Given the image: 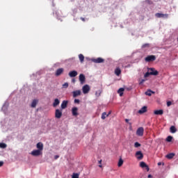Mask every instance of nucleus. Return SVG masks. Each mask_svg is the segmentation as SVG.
Returning <instances> with one entry per match:
<instances>
[{
	"instance_id": "27",
	"label": "nucleus",
	"mask_w": 178,
	"mask_h": 178,
	"mask_svg": "<svg viewBox=\"0 0 178 178\" xmlns=\"http://www.w3.org/2000/svg\"><path fill=\"white\" fill-rule=\"evenodd\" d=\"M154 113V115H163V110H156Z\"/></svg>"
},
{
	"instance_id": "36",
	"label": "nucleus",
	"mask_w": 178,
	"mask_h": 178,
	"mask_svg": "<svg viewBox=\"0 0 178 178\" xmlns=\"http://www.w3.org/2000/svg\"><path fill=\"white\" fill-rule=\"evenodd\" d=\"M135 148H138L139 147H141V144H140L138 142H136L134 143Z\"/></svg>"
},
{
	"instance_id": "20",
	"label": "nucleus",
	"mask_w": 178,
	"mask_h": 178,
	"mask_svg": "<svg viewBox=\"0 0 178 178\" xmlns=\"http://www.w3.org/2000/svg\"><path fill=\"white\" fill-rule=\"evenodd\" d=\"M70 77H76L77 76V71L73 70L69 72Z\"/></svg>"
},
{
	"instance_id": "17",
	"label": "nucleus",
	"mask_w": 178,
	"mask_h": 178,
	"mask_svg": "<svg viewBox=\"0 0 178 178\" xmlns=\"http://www.w3.org/2000/svg\"><path fill=\"white\" fill-rule=\"evenodd\" d=\"M140 168H145L147 172L149 171V167L147 166L145 162L144 161L140 162Z\"/></svg>"
},
{
	"instance_id": "29",
	"label": "nucleus",
	"mask_w": 178,
	"mask_h": 178,
	"mask_svg": "<svg viewBox=\"0 0 178 178\" xmlns=\"http://www.w3.org/2000/svg\"><path fill=\"white\" fill-rule=\"evenodd\" d=\"M108 116H109V114H106V112H104L102 114V119L103 120H105V119H106V118H108Z\"/></svg>"
},
{
	"instance_id": "53",
	"label": "nucleus",
	"mask_w": 178,
	"mask_h": 178,
	"mask_svg": "<svg viewBox=\"0 0 178 178\" xmlns=\"http://www.w3.org/2000/svg\"><path fill=\"white\" fill-rule=\"evenodd\" d=\"M81 19L82 22H85L86 21V19L84 18H83V17H81Z\"/></svg>"
},
{
	"instance_id": "52",
	"label": "nucleus",
	"mask_w": 178,
	"mask_h": 178,
	"mask_svg": "<svg viewBox=\"0 0 178 178\" xmlns=\"http://www.w3.org/2000/svg\"><path fill=\"white\" fill-rule=\"evenodd\" d=\"M72 83H76V79H73L72 80Z\"/></svg>"
},
{
	"instance_id": "40",
	"label": "nucleus",
	"mask_w": 178,
	"mask_h": 178,
	"mask_svg": "<svg viewBox=\"0 0 178 178\" xmlns=\"http://www.w3.org/2000/svg\"><path fill=\"white\" fill-rule=\"evenodd\" d=\"M67 87H69V83L67 82L63 84V88H67Z\"/></svg>"
},
{
	"instance_id": "32",
	"label": "nucleus",
	"mask_w": 178,
	"mask_h": 178,
	"mask_svg": "<svg viewBox=\"0 0 178 178\" xmlns=\"http://www.w3.org/2000/svg\"><path fill=\"white\" fill-rule=\"evenodd\" d=\"M173 140V136H168L167 138H166V141L167 143H172V140Z\"/></svg>"
},
{
	"instance_id": "43",
	"label": "nucleus",
	"mask_w": 178,
	"mask_h": 178,
	"mask_svg": "<svg viewBox=\"0 0 178 178\" xmlns=\"http://www.w3.org/2000/svg\"><path fill=\"white\" fill-rule=\"evenodd\" d=\"M74 104H80V99H74Z\"/></svg>"
},
{
	"instance_id": "5",
	"label": "nucleus",
	"mask_w": 178,
	"mask_h": 178,
	"mask_svg": "<svg viewBox=\"0 0 178 178\" xmlns=\"http://www.w3.org/2000/svg\"><path fill=\"white\" fill-rule=\"evenodd\" d=\"M90 86L87 84L84 85L82 88V91L83 94H88V92H90Z\"/></svg>"
},
{
	"instance_id": "41",
	"label": "nucleus",
	"mask_w": 178,
	"mask_h": 178,
	"mask_svg": "<svg viewBox=\"0 0 178 178\" xmlns=\"http://www.w3.org/2000/svg\"><path fill=\"white\" fill-rule=\"evenodd\" d=\"M148 47H149V44L146 43L142 46V48H147Z\"/></svg>"
},
{
	"instance_id": "44",
	"label": "nucleus",
	"mask_w": 178,
	"mask_h": 178,
	"mask_svg": "<svg viewBox=\"0 0 178 178\" xmlns=\"http://www.w3.org/2000/svg\"><path fill=\"white\" fill-rule=\"evenodd\" d=\"M98 163L99 164V168H102V165H101V163H102V160H99V161H98Z\"/></svg>"
},
{
	"instance_id": "50",
	"label": "nucleus",
	"mask_w": 178,
	"mask_h": 178,
	"mask_svg": "<svg viewBox=\"0 0 178 178\" xmlns=\"http://www.w3.org/2000/svg\"><path fill=\"white\" fill-rule=\"evenodd\" d=\"M147 3H152V1L150 0H146Z\"/></svg>"
},
{
	"instance_id": "19",
	"label": "nucleus",
	"mask_w": 178,
	"mask_h": 178,
	"mask_svg": "<svg viewBox=\"0 0 178 178\" xmlns=\"http://www.w3.org/2000/svg\"><path fill=\"white\" fill-rule=\"evenodd\" d=\"M59 104H60V100H59V99H55L53 102L54 108H56V106H58V105H59Z\"/></svg>"
},
{
	"instance_id": "16",
	"label": "nucleus",
	"mask_w": 178,
	"mask_h": 178,
	"mask_svg": "<svg viewBox=\"0 0 178 178\" xmlns=\"http://www.w3.org/2000/svg\"><path fill=\"white\" fill-rule=\"evenodd\" d=\"M55 16H56V17H57V19L60 20V17H62V12L60 10H56L55 11Z\"/></svg>"
},
{
	"instance_id": "7",
	"label": "nucleus",
	"mask_w": 178,
	"mask_h": 178,
	"mask_svg": "<svg viewBox=\"0 0 178 178\" xmlns=\"http://www.w3.org/2000/svg\"><path fill=\"white\" fill-rule=\"evenodd\" d=\"M2 124L5 126V127H7V129L9 128V126H10V120L9 119H5L3 121L1 122Z\"/></svg>"
},
{
	"instance_id": "13",
	"label": "nucleus",
	"mask_w": 178,
	"mask_h": 178,
	"mask_svg": "<svg viewBox=\"0 0 178 178\" xmlns=\"http://www.w3.org/2000/svg\"><path fill=\"white\" fill-rule=\"evenodd\" d=\"M79 108L77 107H74L72 108V116H78L79 113H78Z\"/></svg>"
},
{
	"instance_id": "28",
	"label": "nucleus",
	"mask_w": 178,
	"mask_h": 178,
	"mask_svg": "<svg viewBox=\"0 0 178 178\" xmlns=\"http://www.w3.org/2000/svg\"><path fill=\"white\" fill-rule=\"evenodd\" d=\"M124 91V88H120L118 90V93L120 95V97H122L123 96V92Z\"/></svg>"
},
{
	"instance_id": "54",
	"label": "nucleus",
	"mask_w": 178,
	"mask_h": 178,
	"mask_svg": "<svg viewBox=\"0 0 178 178\" xmlns=\"http://www.w3.org/2000/svg\"><path fill=\"white\" fill-rule=\"evenodd\" d=\"M147 177H148V178H152V175H149L147 176Z\"/></svg>"
},
{
	"instance_id": "3",
	"label": "nucleus",
	"mask_w": 178,
	"mask_h": 178,
	"mask_svg": "<svg viewBox=\"0 0 178 178\" xmlns=\"http://www.w3.org/2000/svg\"><path fill=\"white\" fill-rule=\"evenodd\" d=\"M148 72H149L151 76H158L159 72L155 70V68H149Z\"/></svg>"
},
{
	"instance_id": "58",
	"label": "nucleus",
	"mask_w": 178,
	"mask_h": 178,
	"mask_svg": "<svg viewBox=\"0 0 178 178\" xmlns=\"http://www.w3.org/2000/svg\"><path fill=\"white\" fill-rule=\"evenodd\" d=\"M163 165H165V163H163Z\"/></svg>"
},
{
	"instance_id": "38",
	"label": "nucleus",
	"mask_w": 178,
	"mask_h": 178,
	"mask_svg": "<svg viewBox=\"0 0 178 178\" xmlns=\"http://www.w3.org/2000/svg\"><path fill=\"white\" fill-rule=\"evenodd\" d=\"M145 83V79L139 80V86H143Z\"/></svg>"
},
{
	"instance_id": "15",
	"label": "nucleus",
	"mask_w": 178,
	"mask_h": 178,
	"mask_svg": "<svg viewBox=\"0 0 178 178\" xmlns=\"http://www.w3.org/2000/svg\"><path fill=\"white\" fill-rule=\"evenodd\" d=\"M147 106H144L143 107H142L138 111V113H140V115H143V113H145V112H147Z\"/></svg>"
},
{
	"instance_id": "45",
	"label": "nucleus",
	"mask_w": 178,
	"mask_h": 178,
	"mask_svg": "<svg viewBox=\"0 0 178 178\" xmlns=\"http://www.w3.org/2000/svg\"><path fill=\"white\" fill-rule=\"evenodd\" d=\"M125 122H126V123H128V124L131 126V122H129V119H125Z\"/></svg>"
},
{
	"instance_id": "42",
	"label": "nucleus",
	"mask_w": 178,
	"mask_h": 178,
	"mask_svg": "<svg viewBox=\"0 0 178 178\" xmlns=\"http://www.w3.org/2000/svg\"><path fill=\"white\" fill-rule=\"evenodd\" d=\"M138 60H141L143 59V54L141 53H139V57H138Z\"/></svg>"
},
{
	"instance_id": "14",
	"label": "nucleus",
	"mask_w": 178,
	"mask_h": 178,
	"mask_svg": "<svg viewBox=\"0 0 178 178\" xmlns=\"http://www.w3.org/2000/svg\"><path fill=\"white\" fill-rule=\"evenodd\" d=\"M136 156H137V159L141 160L143 158H144V154H143V152L141 151H138L136 153Z\"/></svg>"
},
{
	"instance_id": "33",
	"label": "nucleus",
	"mask_w": 178,
	"mask_h": 178,
	"mask_svg": "<svg viewBox=\"0 0 178 178\" xmlns=\"http://www.w3.org/2000/svg\"><path fill=\"white\" fill-rule=\"evenodd\" d=\"M102 92V91H101V90H99L96 91L95 92L96 97H100Z\"/></svg>"
},
{
	"instance_id": "26",
	"label": "nucleus",
	"mask_w": 178,
	"mask_h": 178,
	"mask_svg": "<svg viewBox=\"0 0 178 178\" xmlns=\"http://www.w3.org/2000/svg\"><path fill=\"white\" fill-rule=\"evenodd\" d=\"M122 73V70H120V68L117 67L115 70V74H116V76H120V74Z\"/></svg>"
},
{
	"instance_id": "56",
	"label": "nucleus",
	"mask_w": 178,
	"mask_h": 178,
	"mask_svg": "<svg viewBox=\"0 0 178 178\" xmlns=\"http://www.w3.org/2000/svg\"><path fill=\"white\" fill-rule=\"evenodd\" d=\"M53 6H55V3H52Z\"/></svg>"
},
{
	"instance_id": "18",
	"label": "nucleus",
	"mask_w": 178,
	"mask_h": 178,
	"mask_svg": "<svg viewBox=\"0 0 178 178\" xmlns=\"http://www.w3.org/2000/svg\"><path fill=\"white\" fill-rule=\"evenodd\" d=\"M74 98H76V97H79V95H81V90H78L72 92Z\"/></svg>"
},
{
	"instance_id": "49",
	"label": "nucleus",
	"mask_w": 178,
	"mask_h": 178,
	"mask_svg": "<svg viewBox=\"0 0 178 178\" xmlns=\"http://www.w3.org/2000/svg\"><path fill=\"white\" fill-rule=\"evenodd\" d=\"M59 158V155L54 156V159H58Z\"/></svg>"
},
{
	"instance_id": "57",
	"label": "nucleus",
	"mask_w": 178,
	"mask_h": 178,
	"mask_svg": "<svg viewBox=\"0 0 178 178\" xmlns=\"http://www.w3.org/2000/svg\"><path fill=\"white\" fill-rule=\"evenodd\" d=\"M108 115H111V113H108Z\"/></svg>"
},
{
	"instance_id": "51",
	"label": "nucleus",
	"mask_w": 178,
	"mask_h": 178,
	"mask_svg": "<svg viewBox=\"0 0 178 178\" xmlns=\"http://www.w3.org/2000/svg\"><path fill=\"white\" fill-rule=\"evenodd\" d=\"M157 165H158V166H161V165H162V163H161V162H159V163H157Z\"/></svg>"
},
{
	"instance_id": "30",
	"label": "nucleus",
	"mask_w": 178,
	"mask_h": 178,
	"mask_svg": "<svg viewBox=\"0 0 178 178\" xmlns=\"http://www.w3.org/2000/svg\"><path fill=\"white\" fill-rule=\"evenodd\" d=\"M173 156H175L174 153H170L165 156V157L168 158V159H172Z\"/></svg>"
},
{
	"instance_id": "4",
	"label": "nucleus",
	"mask_w": 178,
	"mask_h": 178,
	"mask_svg": "<svg viewBox=\"0 0 178 178\" xmlns=\"http://www.w3.org/2000/svg\"><path fill=\"white\" fill-rule=\"evenodd\" d=\"M42 154V152L38 149L33 150L31 152V155H32L33 156H40V155H41Z\"/></svg>"
},
{
	"instance_id": "23",
	"label": "nucleus",
	"mask_w": 178,
	"mask_h": 178,
	"mask_svg": "<svg viewBox=\"0 0 178 178\" xmlns=\"http://www.w3.org/2000/svg\"><path fill=\"white\" fill-rule=\"evenodd\" d=\"M37 104H38V100L33 99L31 104V108H35V106H37Z\"/></svg>"
},
{
	"instance_id": "25",
	"label": "nucleus",
	"mask_w": 178,
	"mask_h": 178,
	"mask_svg": "<svg viewBox=\"0 0 178 178\" xmlns=\"http://www.w3.org/2000/svg\"><path fill=\"white\" fill-rule=\"evenodd\" d=\"M145 95H148V97H151L152 95V94H155V92L151 90H148L147 91H146L145 92Z\"/></svg>"
},
{
	"instance_id": "12",
	"label": "nucleus",
	"mask_w": 178,
	"mask_h": 178,
	"mask_svg": "<svg viewBox=\"0 0 178 178\" xmlns=\"http://www.w3.org/2000/svg\"><path fill=\"white\" fill-rule=\"evenodd\" d=\"M79 81L81 82V84H84V83H86V76L84 74H81L79 75Z\"/></svg>"
},
{
	"instance_id": "10",
	"label": "nucleus",
	"mask_w": 178,
	"mask_h": 178,
	"mask_svg": "<svg viewBox=\"0 0 178 178\" xmlns=\"http://www.w3.org/2000/svg\"><path fill=\"white\" fill-rule=\"evenodd\" d=\"M55 118L60 119L62 118V111L59 109H56L55 111Z\"/></svg>"
},
{
	"instance_id": "31",
	"label": "nucleus",
	"mask_w": 178,
	"mask_h": 178,
	"mask_svg": "<svg viewBox=\"0 0 178 178\" xmlns=\"http://www.w3.org/2000/svg\"><path fill=\"white\" fill-rule=\"evenodd\" d=\"M79 58L81 63H83V62H84V56L83 54H79Z\"/></svg>"
},
{
	"instance_id": "46",
	"label": "nucleus",
	"mask_w": 178,
	"mask_h": 178,
	"mask_svg": "<svg viewBox=\"0 0 178 178\" xmlns=\"http://www.w3.org/2000/svg\"><path fill=\"white\" fill-rule=\"evenodd\" d=\"M172 105V102L169 101L167 102V106H170Z\"/></svg>"
},
{
	"instance_id": "2",
	"label": "nucleus",
	"mask_w": 178,
	"mask_h": 178,
	"mask_svg": "<svg viewBox=\"0 0 178 178\" xmlns=\"http://www.w3.org/2000/svg\"><path fill=\"white\" fill-rule=\"evenodd\" d=\"M156 59V57L154 55L151 56H147L145 58V62H154Z\"/></svg>"
},
{
	"instance_id": "21",
	"label": "nucleus",
	"mask_w": 178,
	"mask_h": 178,
	"mask_svg": "<svg viewBox=\"0 0 178 178\" xmlns=\"http://www.w3.org/2000/svg\"><path fill=\"white\" fill-rule=\"evenodd\" d=\"M67 107V101L63 100L61 104V109H66Z\"/></svg>"
},
{
	"instance_id": "11",
	"label": "nucleus",
	"mask_w": 178,
	"mask_h": 178,
	"mask_svg": "<svg viewBox=\"0 0 178 178\" xmlns=\"http://www.w3.org/2000/svg\"><path fill=\"white\" fill-rule=\"evenodd\" d=\"M36 147H37L38 150L42 152V151L44 149V144H42V143H41V142H39L37 143Z\"/></svg>"
},
{
	"instance_id": "47",
	"label": "nucleus",
	"mask_w": 178,
	"mask_h": 178,
	"mask_svg": "<svg viewBox=\"0 0 178 178\" xmlns=\"http://www.w3.org/2000/svg\"><path fill=\"white\" fill-rule=\"evenodd\" d=\"M129 67H131V65L130 64H129V65L124 66V69H127V68H129Z\"/></svg>"
},
{
	"instance_id": "55",
	"label": "nucleus",
	"mask_w": 178,
	"mask_h": 178,
	"mask_svg": "<svg viewBox=\"0 0 178 178\" xmlns=\"http://www.w3.org/2000/svg\"><path fill=\"white\" fill-rule=\"evenodd\" d=\"M37 74H38V73H36V74H33L32 76H37Z\"/></svg>"
},
{
	"instance_id": "35",
	"label": "nucleus",
	"mask_w": 178,
	"mask_h": 178,
	"mask_svg": "<svg viewBox=\"0 0 178 178\" xmlns=\"http://www.w3.org/2000/svg\"><path fill=\"white\" fill-rule=\"evenodd\" d=\"M79 176H80V174L74 172L72 174V178H79Z\"/></svg>"
},
{
	"instance_id": "8",
	"label": "nucleus",
	"mask_w": 178,
	"mask_h": 178,
	"mask_svg": "<svg viewBox=\"0 0 178 178\" xmlns=\"http://www.w3.org/2000/svg\"><path fill=\"white\" fill-rule=\"evenodd\" d=\"M137 136H139V137H142V136L144 135V128L140 127L136 131Z\"/></svg>"
},
{
	"instance_id": "9",
	"label": "nucleus",
	"mask_w": 178,
	"mask_h": 178,
	"mask_svg": "<svg viewBox=\"0 0 178 178\" xmlns=\"http://www.w3.org/2000/svg\"><path fill=\"white\" fill-rule=\"evenodd\" d=\"M8 106H9V103L8 102H5L4 104L1 108V111H3V113H6L8 111Z\"/></svg>"
},
{
	"instance_id": "34",
	"label": "nucleus",
	"mask_w": 178,
	"mask_h": 178,
	"mask_svg": "<svg viewBox=\"0 0 178 178\" xmlns=\"http://www.w3.org/2000/svg\"><path fill=\"white\" fill-rule=\"evenodd\" d=\"M123 165V159H120L118 161V168H120Z\"/></svg>"
},
{
	"instance_id": "48",
	"label": "nucleus",
	"mask_w": 178,
	"mask_h": 178,
	"mask_svg": "<svg viewBox=\"0 0 178 178\" xmlns=\"http://www.w3.org/2000/svg\"><path fill=\"white\" fill-rule=\"evenodd\" d=\"M3 166V161H0V168Z\"/></svg>"
},
{
	"instance_id": "22",
	"label": "nucleus",
	"mask_w": 178,
	"mask_h": 178,
	"mask_svg": "<svg viewBox=\"0 0 178 178\" xmlns=\"http://www.w3.org/2000/svg\"><path fill=\"white\" fill-rule=\"evenodd\" d=\"M63 68H59L56 71V76H60L63 73Z\"/></svg>"
},
{
	"instance_id": "24",
	"label": "nucleus",
	"mask_w": 178,
	"mask_h": 178,
	"mask_svg": "<svg viewBox=\"0 0 178 178\" xmlns=\"http://www.w3.org/2000/svg\"><path fill=\"white\" fill-rule=\"evenodd\" d=\"M170 131L172 134H175V133H176L177 131V129H176V127H175V126H171L170 128Z\"/></svg>"
},
{
	"instance_id": "39",
	"label": "nucleus",
	"mask_w": 178,
	"mask_h": 178,
	"mask_svg": "<svg viewBox=\"0 0 178 178\" xmlns=\"http://www.w3.org/2000/svg\"><path fill=\"white\" fill-rule=\"evenodd\" d=\"M149 76H151V73L149 72H146L144 75V77L145 78H147V77H149Z\"/></svg>"
},
{
	"instance_id": "37",
	"label": "nucleus",
	"mask_w": 178,
	"mask_h": 178,
	"mask_svg": "<svg viewBox=\"0 0 178 178\" xmlns=\"http://www.w3.org/2000/svg\"><path fill=\"white\" fill-rule=\"evenodd\" d=\"M7 145L6 143H0V148L5 149L6 148Z\"/></svg>"
},
{
	"instance_id": "6",
	"label": "nucleus",
	"mask_w": 178,
	"mask_h": 178,
	"mask_svg": "<svg viewBox=\"0 0 178 178\" xmlns=\"http://www.w3.org/2000/svg\"><path fill=\"white\" fill-rule=\"evenodd\" d=\"M156 17L162 18V19H168L169 17V15L168 14H162V13H156Z\"/></svg>"
},
{
	"instance_id": "1",
	"label": "nucleus",
	"mask_w": 178,
	"mask_h": 178,
	"mask_svg": "<svg viewBox=\"0 0 178 178\" xmlns=\"http://www.w3.org/2000/svg\"><path fill=\"white\" fill-rule=\"evenodd\" d=\"M91 62H93V63H104L105 62V59L99 57L97 58H91Z\"/></svg>"
}]
</instances>
